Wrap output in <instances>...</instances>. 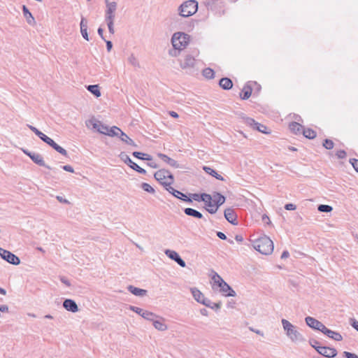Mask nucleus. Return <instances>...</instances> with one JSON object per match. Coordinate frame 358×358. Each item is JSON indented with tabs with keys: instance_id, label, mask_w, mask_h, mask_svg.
<instances>
[{
	"instance_id": "obj_28",
	"label": "nucleus",
	"mask_w": 358,
	"mask_h": 358,
	"mask_svg": "<svg viewBox=\"0 0 358 358\" xmlns=\"http://www.w3.org/2000/svg\"><path fill=\"white\" fill-rule=\"evenodd\" d=\"M121 131H122L119 127H117L116 126H113L110 128L108 127V131L105 135H108V136H112V137L113 136L119 137L121 134Z\"/></svg>"
},
{
	"instance_id": "obj_1",
	"label": "nucleus",
	"mask_w": 358,
	"mask_h": 358,
	"mask_svg": "<svg viewBox=\"0 0 358 358\" xmlns=\"http://www.w3.org/2000/svg\"><path fill=\"white\" fill-rule=\"evenodd\" d=\"M283 329L287 338L294 343L306 341L304 336L297 330V327L285 319L281 320Z\"/></svg>"
},
{
	"instance_id": "obj_49",
	"label": "nucleus",
	"mask_w": 358,
	"mask_h": 358,
	"mask_svg": "<svg viewBox=\"0 0 358 358\" xmlns=\"http://www.w3.org/2000/svg\"><path fill=\"white\" fill-rule=\"evenodd\" d=\"M309 344L317 351V349L318 348H321L320 345H319V342L316 341L315 339L311 338L309 340Z\"/></svg>"
},
{
	"instance_id": "obj_60",
	"label": "nucleus",
	"mask_w": 358,
	"mask_h": 358,
	"mask_svg": "<svg viewBox=\"0 0 358 358\" xmlns=\"http://www.w3.org/2000/svg\"><path fill=\"white\" fill-rule=\"evenodd\" d=\"M80 32H81V34H82L83 37L85 40L89 41L88 34H87V29H83L80 30Z\"/></svg>"
},
{
	"instance_id": "obj_54",
	"label": "nucleus",
	"mask_w": 358,
	"mask_h": 358,
	"mask_svg": "<svg viewBox=\"0 0 358 358\" xmlns=\"http://www.w3.org/2000/svg\"><path fill=\"white\" fill-rule=\"evenodd\" d=\"M180 50H176L173 48V49L172 50H170L169 51V55L171 56V57H178L179 55V53H180Z\"/></svg>"
},
{
	"instance_id": "obj_57",
	"label": "nucleus",
	"mask_w": 358,
	"mask_h": 358,
	"mask_svg": "<svg viewBox=\"0 0 358 358\" xmlns=\"http://www.w3.org/2000/svg\"><path fill=\"white\" fill-rule=\"evenodd\" d=\"M80 30L83 29H87V21L85 18L82 17L80 21Z\"/></svg>"
},
{
	"instance_id": "obj_5",
	"label": "nucleus",
	"mask_w": 358,
	"mask_h": 358,
	"mask_svg": "<svg viewBox=\"0 0 358 358\" xmlns=\"http://www.w3.org/2000/svg\"><path fill=\"white\" fill-rule=\"evenodd\" d=\"M155 178L159 181L163 186L171 185L173 181V176L166 169H160L155 175Z\"/></svg>"
},
{
	"instance_id": "obj_58",
	"label": "nucleus",
	"mask_w": 358,
	"mask_h": 358,
	"mask_svg": "<svg viewBox=\"0 0 358 358\" xmlns=\"http://www.w3.org/2000/svg\"><path fill=\"white\" fill-rule=\"evenodd\" d=\"M175 262L178 264H179L181 267H185L186 266L185 262L180 257H179Z\"/></svg>"
},
{
	"instance_id": "obj_20",
	"label": "nucleus",
	"mask_w": 358,
	"mask_h": 358,
	"mask_svg": "<svg viewBox=\"0 0 358 358\" xmlns=\"http://www.w3.org/2000/svg\"><path fill=\"white\" fill-rule=\"evenodd\" d=\"M90 124H92V127L95 129L98 132L106 134L108 131V126L103 124L100 121L96 120H91L90 121Z\"/></svg>"
},
{
	"instance_id": "obj_52",
	"label": "nucleus",
	"mask_w": 358,
	"mask_h": 358,
	"mask_svg": "<svg viewBox=\"0 0 358 358\" xmlns=\"http://www.w3.org/2000/svg\"><path fill=\"white\" fill-rule=\"evenodd\" d=\"M336 155L338 159H344L346 157V152L343 150H338Z\"/></svg>"
},
{
	"instance_id": "obj_19",
	"label": "nucleus",
	"mask_w": 358,
	"mask_h": 358,
	"mask_svg": "<svg viewBox=\"0 0 358 358\" xmlns=\"http://www.w3.org/2000/svg\"><path fill=\"white\" fill-rule=\"evenodd\" d=\"M218 287H220V292L225 296H236V292L231 287L224 281Z\"/></svg>"
},
{
	"instance_id": "obj_59",
	"label": "nucleus",
	"mask_w": 358,
	"mask_h": 358,
	"mask_svg": "<svg viewBox=\"0 0 358 358\" xmlns=\"http://www.w3.org/2000/svg\"><path fill=\"white\" fill-rule=\"evenodd\" d=\"M296 208V206L293 203H287L285 206V208L287 210H294Z\"/></svg>"
},
{
	"instance_id": "obj_16",
	"label": "nucleus",
	"mask_w": 358,
	"mask_h": 358,
	"mask_svg": "<svg viewBox=\"0 0 358 358\" xmlns=\"http://www.w3.org/2000/svg\"><path fill=\"white\" fill-rule=\"evenodd\" d=\"M224 217L229 222H230L234 225H236L238 224V222L236 221L237 215H236L234 209H232L231 208H227L224 210Z\"/></svg>"
},
{
	"instance_id": "obj_43",
	"label": "nucleus",
	"mask_w": 358,
	"mask_h": 358,
	"mask_svg": "<svg viewBox=\"0 0 358 358\" xmlns=\"http://www.w3.org/2000/svg\"><path fill=\"white\" fill-rule=\"evenodd\" d=\"M69 311L72 313H76L78 311V307L76 303L72 300L69 299Z\"/></svg>"
},
{
	"instance_id": "obj_22",
	"label": "nucleus",
	"mask_w": 358,
	"mask_h": 358,
	"mask_svg": "<svg viewBox=\"0 0 358 358\" xmlns=\"http://www.w3.org/2000/svg\"><path fill=\"white\" fill-rule=\"evenodd\" d=\"M31 159L35 164H36L41 166H44L48 169H50L49 166H46L41 155L34 152V153L31 154Z\"/></svg>"
},
{
	"instance_id": "obj_51",
	"label": "nucleus",
	"mask_w": 358,
	"mask_h": 358,
	"mask_svg": "<svg viewBox=\"0 0 358 358\" xmlns=\"http://www.w3.org/2000/svg\"><path fill=\"white\" fill-rule=\"evenodd\" d=\"M107 22V25H108V30H109V32L111 34H113L114 32H115V30H114V21H106Z\"/></svg>"
},
{
	"instance_id": "obj_48",
	"label": "nucleus",
	"mask_w": 358,
	"mask_h": 358,
	"mask_svg": "<svg viewBox=\"0 0 358 358\" xmlns=\"http://www.w3.org/2000/svg\"><path fill=\"white\" fill-rule=\"evenodd\" d=\"M200 198H201V201L206 203V202H208L209 200H212V199H213V195H210V194H208L206 193H203V194H200Z\"/></svg>"
},
{
	"instance_id": "obj_12",
	"label": "nucleus",
	"mask_w": 358,
	"mask_h": 358,
	"mask_svg": "<svg viewBox=\"0 0 358 358\" xmlns=\"http://www.w3.org/2000/svg\"><path fill=\"white\" fill-rule=\"evenodd\" d=\"M27 127L44 143H47L50 146H51L54 143L55 141L52 138L44 134L35 127L30 124H27Z\"/></svg>"
},
{
	"instance_id": "obj_13",
	"label": "nucleus",
	"mask_w": 358,
	"mask_h": 358,
	"mask_svg": "<svg viewBox=\"0 0 358 358\" xmlns=\"http://www.w3.org/2000/svg\"><path fill=\"white\" fill-rule=\"evenodd\" d=\"M317 352L321 355L328 358H333L337 355V351L335 348L326 346H321V348H318V349H317Z\"/></svg>"
},
{
	"instance_id": "obj_27",
	"label": "nucleus",
	"mask_w": 358,
	"mask_h": 358,
	"mask_svg": "<svg viewBox=\"0 0 358 358\" xmlns=\"http://www.w3.org/2000/svg\"><path fill=\"white\" fill-rule=\"evenodd\" d=\"M184 212L187 215L192 216L196 218L201 219L203 217V215L199 211L191 208H185Z\"/></svg>"
},
{
	"instance_id": "obj_53",
	"label": "nucleus",
	"mask_w": 358,
	"mask_h": 358,
	"mask_svg": "<svg viewBox=\"0 0 358 358\" xmlns=\"http://www.w3.org/2000/svg\"><path fill=\"white\" fill-rule=\"evenodd\" d=\"M350 163L352 164L355 170L358 172V159H350Z\"/></svg>"
},
{
	"instance_id": "obj_47",
	"label": "nucleus",
	"mask_w": 358,
	"mask_h": 358,
	"mask_svg": "<svg viewBox=\"0 0 358 358\" xmlns=\"http://www.w3.org/2000/svg\"><path fill=\"white\" fill-rule=\"evenodd\" d=\"M334 142L330 139H325L323 143V146L327 149L331 150L334 148Z\"/></svg>"
},
{
	"instance_id": "obj_10",
	"label": "nucleus",
	"mask_w": 358,
	"mask_h": 358,
	"mask_svg": "<svg viewBox=\"0 0 358 358\" xmlns=\"http://www.w3.org/2000/svg\"><path fill=\"white\" fill-rule=\"evenodd\" d=\"M106 21H114L115 13L117 9V3L115 1L109 2L106 0Z\"/></svg>"
},
{
	"instance_id": "obj_7",
	"label": "nucleus",
	"mask_w": 358,
	"mask_h": 358,
	"mask_svg": "<svg viewBox=\"0 0 358 358\" xmlns=\"http://www.w3.org/2000/svg\"><path fill=\"white\" fill-rule=\"evenodd\" d=\"M0 256L1 258L13 265H18L20 259L15 255L8 250L0 248Z\"/></svg>"
},
{
	"instance_id": "obj_32",
	"label": "nucleus",
	"mask_w": 358,
	"mask_h": 358,
	"mask_svg": "<svg viewBox=\"0 0 358 358\" xmlns=\"http://www.w3.org/2000/svg\"><path fill=\"white\" fill-rule=\"evenodd\" d=\"M87 89L96 97H99L101 95L99 90V86L98 85H90L87 86Z\"/></svg>"
},
{
	"instance_id": "obj_23",
	"label": "nucleus",
	"mask_w": 358,
	"mask_h": 358,
	"mask_svg": "<svg viewBox=\"0 0 358 358\" xmlns=\"http://www.w3.org/2000/svg\"><path fill=\"white\" fill-rule=\"evenodd\" d=\"M213 202L216 206H217V209L220 206H222L225 202V197L222 195L219 192H214L213 194Z\"/></svg>"
},
{
	"instance_id": "obj_14",
	"label": "nucleus",
	"mask_w": 358,
	"mask_h": 358,
	"mask_svg": "<svg viewBox=\"0 0 358 358\" xmlns=\"http://www.w3.org/2000/svg\"><path fill=\"white\" fill-rule=\"evenodd\" d=\"M191 293L194 297V299L198 302L200 303L204 306H209V304L206 303L205 301H206V298L204 296L203 293L199 290L196 287H192L190 289Z\"/></svg>"
},
{
	"instance_id": "obj_61",
	"label": "nucleus",
	"mask_w": 358,
	"mask_h": 358,
	"mask_svg": "<svg viewBox=\"0 0 358 358\" xmlns=\"http://www.w3.org/2000/svg\"><path fill=\"white\" fill-rule=\"evenodd\" d=\"M350 324L358 331V322L355 319L350 320Z\"/></svg>"
},
{
	"instance_id": "obj_62",
	"label": "nucleus",
	"mask_w": 358,
	"mask_h": 358,
	"mask_svg": "<svg viewBox=\"0 0 358 358\" xmlns=\"http://www.w3.org/2000/svg\"><path fill=\"white\" fill-rule=\"evenodd\" d=\"M9 308L7 305H0V312L1 313H8Z\"/></svg>"
},
{
	"instance_id": "obj_34",
	"label": "nucleus",
	"mask_w": 358,
	"mask_h": 358,
	"mask_svg": "<svg viewBox=\"0 0 358 358\" xmlns=\"http://www.w3.org/2000/svg\"><path fill=\"white\" fill-rule=\"evenodd\" d=\"M252 94V89L249 86H245L242 90V92L240 94L242 99L245 100L248 99Z\"/></svg>"
},
{
	"instance_id": "obj_3",
	"label": "nucleus",
	"mask_w": 358,
	"mask_h": 358,
	"mask_svg": "<svg viewBox=\"0 0 358 358\" xmlns=\"http://www.w3.org/2000/svg\"><path fill=\"white\" fill-rule=\"evenodd\" d=\"M197 10V1L195 0H188L178 7V13L182 17H187L196 13Z\"/></svg>"
},
{
	"instance_id": "obj_17",
	"label": "nucleus",
	"mask_w": 358,
	"mask_h": 358,
	"mask_svg": "<svg viewBox=\"0 0 358 358\" xmlns=\"http://www.w3.org/2000/svg\"><path fill=\"white\" fill-rule=\"evenodd\" d=\"M157 156H158V157H159L162 160H163L165 163H166L171 167H173L175 169L181 168V166H180V164L178 163L177 161L168 157L166 155L162 154V153H158Z\"/></svg>"
},
{
	"instance_id": "obj_45",
	"label": "nucleus",
	"mask_w": 358,
	"mask_h": 358,
	"mask_svg": "<svg viewBox=\"0 0 358 358\" xmlns=\"http://www.w3.org/2000/svg\"><path fill=\"white\" fill-rule=\"evenodd\" d=\"M51 147L53 149H55L57 152L62 154V155H64V156L67 155L66 150L64 148L59 146V145H57L55 142H54V143L51 145Z\"/></svg>"
},
{
	"instance_id": "obj_36",
	"label": "nucleus",
	"mask_w": 358,
	"mask_h": 358,
	"mask_svg": "<svg viewBox=\"0 0 358 358\" xmlns=\"http://www.w3.org/2000/svg\"><path fill=\"white\" fill-rule=\"evenodd\" d=\"M302 134L306 138L309 139H313L316 137V132L311 129H303Z\"/></svg>"
},
{
	"instance_id": "obj_63",
	"label": "nucleus",
	"mask_w": 358,
	"mask_h": 358,
	"mask_svg": "<svg viewBox=\"0 0 358 358\" xmlns=\"http://www.w3.org/2000/svg\"><path fill=\"white\" fill-rule=\"evenodd\" d=\"M106 43V48L108 52H110L113 48V43L110 41H105Z\"/></svg>"
},
{
	"instance_id": "obj_46",
	"label": "nucleus",
	"mask_w": 358,
	"mask_h": 358,
	"mask_svg": "<svg viewBox=\"0 0 358 358\" xmlns=\"http://www.w3.org/2000/svg\"><path fill=\"white\" fill-rule=\"evenodd\" d=\"M141 188L148 193L154 194L155 192V189L148 183L143 182L141 184Z\"/></svg>"
},
{
	"instance_id": "obj_50",
	"label": "nucleus",
	"mask_w": 358,
	"mask_h": 358,
	"mask_svg": "<svg viewBox=\"0 0 358 358\" xmlns=\"http://www.w3.org/2000/svg\"><path fill=\"white\" fill-rule=\"evenodd\" d=\"M129 309L134 312H135L136 313L140 315L141 317H142V312H144L145 310H143L142 308H138V307H136V306H129Z\"/></svg>"
},
{
	"instance_id": "obj_64",
	"label": "nucleus",
	"mask_w": 358,
	"mask_h": 358,
	"mask_svg": "<svg viewBox=\"0 0 358 358\" xmlns=\"http://www.w3.org/2000/svg\"><path fill=\"white\" fill-rule=\"evenodd\" d=\"M217 236L222 240L227 239V236L223 232H221V231L217 232Z\"/></svg>"
},
{
	"instance_id": "obj_41",
	"label": "nucleus",
	"mask_w": 358,
	"mask_h": 358,
	"mask_svg": "<svg viewBox=\"0 0 358 358\" xmlns=\"http://www.w3.org/2000/svg\"><path fill=\"white\" fill-rule=\"evenodd\" d=\"M203 76L208 79H212L214 78L215 72L210 68H206L203 70Z\"/></svg>"
},
{
	"instance_id": "obj_42",
	"label": "nucleus",
	"mask_w": 358,
	"mask_h": 358,
	"mask_svg": "<svg viewBox=\"0 0 358 358\" xmlns=\"http://www.w3.org/2000/svg\"><path fill=\"white\" fill-rule=\"evenodd\" d=\"M212 280L213 281L214 285H217V287L221 285V284L224 282V280L217 273H214L212 277Z\"/></svg>"
},
{
	"instance_id": "obj_56",
	"label": "nucleus",
	"mask_w": 358,
	"mask_h": 358,
	"mask_svg": "<svg viewBox=\"0 0 358 358\" xmlns=\"http://www.w3.org/2000/svg\"><path fill=\"white\" fill-rule=\"evenodd\" d=\"M164 187H165V189L169 192L171 193L172 195L175 194V193L176 192V189H175L173 187H171V185H164Z\"/></svg>"
},
{
	"instance_id": "obj_26",
	"label": "nucleus",
	"mask_w": 358,
	"mask_h": 358,
	"mask_svg": "<svg viewBox=\"0 0 358 358\" xmlns=\"http://www.w3.org/2000/svg\"><path fill=\"white\" fill-rule=\"evenodd\" d=\"M289 129L295 134H299L303 132V127L298 122H292L289 125Z\"/></svg>"
},
{
	"instance_id": "obj_6",
	"label": "nucleus",
	"mask_w": 358,
	"mask_h": 358,
	"mask_svg": "<svg viewBox=\"0 0 358 358\" xmlns=\"http://www.w3.org/2000/svg\"><path fill=\"white\" fill-rule=\"evenodd\" d=\"M119 157L120 158V159L122 161H123L126 164H127L133 170H134L141 174L146 173V171L144 169L140 167L136 163H134L124 152H121L120 154L119 155Z\"/></svg>"
},
{
	"instance_id": "obj_4",
	"label": "nucleus",
	"mask_w": 358,
	"mask_h": 358,
	"mask_svg": "<svg viewBox=\"0 0 358 358\" xmlns=\"http://www.w3.org/2000/svg\"><path fill=\"white\" fill-rule=\"evenodd\" d=\"M189 36L183 32L174 33L171 38L173 47L176 50H183L188 45Z\"/></svg>"
},
{
	"instance_id": "obj_25",
	"label": "nucleus",
	"mask_w": 358,
	"mask_h": 358,
	"mask_svg": "<svg viewBox=\"0 0 358 358\" xmlns=\"http://www.w3.org/2000/svg\"><path fill=\"white\" fill-rule=\"evenodd\" d=\"M219 85L224 90H230L233 86V83L230 78H222L220 79Z\"/></svg>"
},
{
	"instance_id": "obj_38",
	"label": "nucleus",
	"mask_w": 358,
	"mask_h": 358,
	"mask_svg": "<svg viewBox=\"0 0 358 358\" xmlns=\"http://www.w3.org/2000/svg\"><path fill=\"white\" fill-rule=\"evenodd\" d=\"M173 196L180 200H182L184 201H186V202H192V199H189L186 194H185L184 193L177 190L176 192L175 193V194H173Z\"/></svg>"
},
{
	"instance_id": "obj_33",
	"label": "nucleus",
	"mask_w": 358,
	"mask_h": 358,
	"mask_svg": "<svg viewBox=\"0 0 358 358\" xmlns=\"http://www.w3.org/2000/svg\"><path fill=\"white\" fill-rule=\"evenodd\" d=\"M132 155L134 157H135L139 159H142V160L151 161L152 159V157L151 155L146 154V153L141 152L135 151L132 153Z\"/></svg>"
},
{
	"instance_id": "obj_29",
	"label": "nucleus",
	"mask_w": 358,
	"mask_h": 358,
	"mask_svg": "<svg viewBox=\"0 0 358 358\" xmlns=\"http://www.w3.org/2000/svg\"><path fill=\"white\" fill-rule=\"evenodd\" d=\"M203 169L206 173L215 177L216 179L219 180H224V178L221 175L218 174L213 169L208 166H203Z\"/></svg>"
},
{
	"instance_id": "obj_55",
	"label": "nucleus",
	"mask_w": 358,
	"mask_h": 358,
	"mask_svg": "<svg viewBox=\"0 0 358 358\" xmlns=\"http://www.w3.org/2000/svg\"><path fill=\"white\" fill-rule=\"evenodd\" d=\"M343 356L346 358H358V356L356 354L346 351L343 352Z\"/></svg>"
},
{
	"instance_id": "obj_21",
	"label": "nucleus",
	"mask_w": 358,
	"mask_h": 358,
	"mask_svg": "<svg viewBox=\"0 0 358 358\" xmlns=\"http://www.w3.org/2000/svg\"><path fill=\"white\" fill-rule=\"evenodd\" d=\"M22 11L27 22L30 25H34L36 24L35 19L26 6H22Z\"/></svg>"
},
{
	"instance_id": "obj_11",
	"label": "nucleus",
	"mask_w": 358,
	"mask_h": 358,
	"mask_svg": "<svg viewBox=\"0 0 358 358\" xmlns=\"http://www.w3.org/2000/svg\"><path fill=\"white\" fill-rule=\"evenodd\" d=\"M305 321H306V324L315 329V330H318L320 331H322L324 328L325 327V325L321 322L320 321L316 320L315 318L314 317H312L310 316H308L305 318Z\"/></svg>"
},
{
	"instance_id": "obj_8",
	"label": "nucleus",
	"mask_w": 358,
	"mask_h": 358,
	"mask_svg": "<svg viewBox=\"0 0 358 358\" xmlns=\"http://www.w3.org/2000/svg\"><path fill=\"white\" fill-rule=\"evenodd\" d=\"M196 60L194 56L187 54L182 59L180 60V66L182 69H192L195 66Z\"/></svg>"
},
{
	"instance_id": "obj_39",
	"label": "nucleus",
	"mask_w": 358,
	"mask_h": 358,
	"mask_svg": "<svg viewBox=\"0 0 358 358\" xmlns=\"http://www.w3.org/2000/svg\"><path fill=\"white\" fill-rule=\"evenodd\" d=\"M164 253L173 261H176L180 257V255L176 251L169 249H166L164 251Z\"/></svg>"
},
{
	"instance_id": "obj_37",
	"label": "nucleus",
	"mask_w": 358,
	"mask_h": 358,
	"mask_svg": "<svg viewBox=\"0 0 358 358\" xmlns=\"http://www.w3.org/2000/svg\"><path fill=\"white\" fill-rule=\"evenodd\" d=\"M128 63L134 67H140L139 62L134 54H131L127 58Z\"/></svg>"
},
{
	"instance_id": "obj_9",
	"label": "nucleus",
	"mask_w": 358,
	"mask_h": 358,
	"mask_svg": "<svg viewBox=\"0 0 358 358\" xmlns=\"http://www.w3.org/2000/svg\"><path fill=\"white\" fill-rule=\"evenodd\" d=\"M243 122L245 124H246L248 126L250 127L251 128L256 129L262 133L267 134L268 133L266 129V127L256 122L254 119L250 117H243Z\"/></svg>"
},
{
	"instance_id": "obj_40",
	"label": "nucleus",
	"mask_w": 358,
	"mask_h": 358,
	"mask_svg": "<svg viewBox=\"0 0 358 358\" xmlns=\"http://www.w3.org/2000/svg\"><path fill=\"white\" fill-rule=\"evenodd\" d=\"M207 304L208 303L209 306H206V307H208L211 309H213V310H219L220 308H221V306H222V303L221 302H218V303H213L212 302L210 299H207L206 301H205Z\"/></svg>"
},
{
	"instance_id": "obj_15",
	"label": "nucleus",
	"mask_w": 358,
	"mask_h": 358,
	"mask_svg": "<svg viewBox=\"0 0 358 358\" xmlns=\"http://www.w3.org/2000/svg\"><path fill=\"white\" fill-rule=\"evenodd\" d=\"M322 333L326 335L328 338L336 341H341L343 340V336L340 333L329 329L326 326Z\"/></svg>"
},
{
	"instance_id": "obj_2",
	"label": "nucleus",
	"mask_w": 358,
	"mask_h": 358,
	"mask_svg": "<svg viewBox=\"0 0 358 358\" xmlns=\"http://www.w3.org/2000/svg\"><path fill=\"white\" fill-rule=\"evenodd\" d=\"M252 246L256 250L265 255L271 254L274 248L273 241L266 236L253 241Z\"/></svg>"
},
{
	"instance_id": "obj_30",
	"label": "nucleus",
	"mask_w": 358,
	"mask_h": 358,
	"mask_svg": "<svg viewBox=\"0 0 358 358\" xmlns=\"http://www.w3.org/2000/svg\"><path fill=\"white\" fill-rule=\"evenodd\" d=\"M119 138L122 142H124L125 143L132 145L134 147H137V145L135 143V142L131 138H130L124 132L121 131Z\"/></svg>"
},
{
	"instance_id": "obj_18",
	"label": "nucleus",
	"mask_w": 358,
	"mask_h": 358,
	"mask_svg": "<svg viewBox=\"0 0 358 358\" xmlns=\"http://www.w3.org/2000/svg\"><path fill=\"white\" fill-rule=\"evenodd\" d=\"M165 320L159 316V317L155 318L152 321L154 327L160 331H164L167 330L168 326L164 322Z\"/></svg>"
},
{
	"instance_id": "obj_31",
	"label": "nucleus",
	"mask_w": 358,
	"mask_h": 358,
	"mask_svg": "<svg viewBox=\"0 0 358 358\" xmlns=\"http://www.w3.org/2000/svg\"><path fill=\"white\" fill-rule=\"evenodd\" d=\"M207 211L210 214H215L217 211V206L213 202V199L209 200L208 202L204 203Z\"/></svg>"
},
{
	"instance_id": "obj_44",
	"label": "nucleus",
	"mask_w": 358,
	"mask_h": 358,
	"mask_svg": "<svg viewBox=\"0 0 358 358\" xmlns=\"http://www.w3.org/2000/svg\"><path fill=\"white\" fill-rule=\"evenodd\" d=\"M317 210L320 212H322V213H330L331 211H332L333 208L329 205L320 204L318 206Z\"/></svg>"
},
{
	"instance_id": "obj_35",
	"label": "nucleus",
	"mask_w": 358,
	"mask_h": 358,
	"mask_svg": "<svg viewBox=\"0 0 358 358\" xmlns=\"http://www.w3.org/2000/svg\"><path fill=\"white\" fill-rule=\"evenodd\" d=\"M142 317L152 322L155 318L159 317V315H157L152 312L145 310L144 312H142Z\"/></svg>"
},
{
	"instance_id": "obj_24",
	"label": "nucleus",
	"mask_w": 358,
	"mask_h": 358,
	"mask_svg": "<svg viewBox=\"0 0 358 358\" xmlns=\"http://www.w3.org/2000/svg\"><path fill=\"white\" fill-rule=\"evenodd\" d=\"M127 289L134 295L138 296H143L146 294L147 290L136 287L133 285H129Z\"/></svg>"
}]
</instances>
